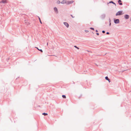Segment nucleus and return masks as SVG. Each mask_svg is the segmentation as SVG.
<instances>
[{
	"instance_id": "obj_14",
	"label": "nucleus",
	"mask_w": 131,
	"mask_h": 131,
	"mask_svg": "<svg viewBox=\"0 0 131 131\" xmlns=\"http://www.w3.org/2000/svg\"><path fill=\"white\" fill-rule=\"evenodd\" d=\"M57 3L59 4L60 3V2L59 1H57Z\"/></svg>"
},
{
	"instance_id": "obj_2",
	"label": "nucleus",
	"mask_w": 131,
	"mask_h": 131,
	"mask_svg": "<svg viewBox=\"0 0 131 131\" xmlns=\"http://www.w3.org/2000/svg\"><path fill=\"white\" fill-rule=\"evenodd\" d=\"M74 2L73 1H67V4H70L73 3Z\"/></svg>"
},
{
	"instance_id": "obj_24",
	"label": "nucleus",
	"mask_w": 131,
	"mask_h": 131,
	"mask_svg": "<svg viewBox=\"0 0 131 131\" xmlns=\"http://www.w3.org/2000/svg\"><path fill=\"white\" fill-rule=\"evenodd\" d=\"M111 25V23H110V26Z\"/></svg>"
},
{
	"instance_id": "obj_13",
	"label": "nucleus",
	"mask_w": 131,
	"mask_h": 131,
	"mask_svg": "<svg viewBox=\"0 0 131 131\" xmlns=\"http://www.w3.org/2000/svg\"><path fill=\"white\" fill-rule=\"evenodd\" d=\"M62 97L63 98H66V97L65 95H62Z\"/></svg>"
},
{
	"instance_id": "obj_7",
	"label": "nucleus",
	"mask_w": 131,
	"mask_h": 131,
	"mask_svg": "<svg viewBox=\"0 0 131 131\" xmlns=\"http://www.w3.org/2000/svg\"><path fill=\"white\" fill-rule=\"evenodd\" d=\"M64 24L65 26H67V27H69V25L66 22H64Z\"/></svg>"
},
{
	"instance_id": "obj_18",
	"label": "nucleus",
	"mask_w": 131,
	"mask_h": 131,
	"mask_svg": "<svg viewBox=\"0 0 131 131\" xmlns=\"http://www.w3.org/2000/svg\"><path fill=\"white\" fill-rule=\"evenodd\" d=\"M39 20H40V23H41V24H42V22L41 21V20H40V18H39Z\"/></svg>"
},
{
	"instance_id": "obj_5",
	"label": "nucleus",
	"mask_w": 131,
	"mask_h": 131,
	"mask_svg": "<svg viewBox=\"0 0 131 131\" xmlns=\"http://www.w3.org/2000/svg\"><path fill=\"white\" fill-rule=\"evenodd\" d=\"M61 3L63 4H67V1L66 0H63L61 2Z\"/></svg>"
},
{
	"instance_id": "obj_26",
	"label": "nucleus",
	"mask_w": 131,
	"mask_h": 131,
	"mask_svg": "<svg viewBox=\"0 0 131 131\" xmlns=\"http://www.w3.org/2000/svg\"><path fill=\"white\" fill-rule=\"evenodd\" d=\"M48 43H47V45H48Z\"/></svg>"
},
{
	"instance_id": "obj_15",
	"label": "nucleus",
	"mask_w": 131,
	"mask_h": 131,
	"mask_svg": "<svg viewBox=\"0 0 131 131\" xmlns=\"http://www.w3.org/2000/svg\"><path fill=\"white\" fill-rule=\"evenodd\" d=\"M110 3H112L113 4H115V5H116L115 4V3H114L113 2V1H111V2H110Z\"/></svg>"
},
{
	"instance_id": "obj_21",
	"label": "nucleus",
	"mask_w": 131,
	"mask_h": 131,
	"mask_svg": "<svg viewBox=\"0 0 131 131\" xmlns=\"http://www.w3.org/2000/svg\"><path fill=\"white\" fill-rule=\"evenodd\" d=\"M96 34L97 35H99V34L98 33H96Z\"/></svg>"
},
{
	"instance_id": "obj_12",
	"label": "nucleus",
	"mask_w": 131,
	"mask_h": 131,
	"mask_svg": "<svg viewBox=\"0 0 131 131\" xmlns=\"http://www.w3.org/2000/svg\"><path fill=\"white\" fill-rule=\"evenodd\" d=\"M42 115H48L47 113H43L42 114Z\"/></svg>"
},
{
	"instance_id": "obj_3",
	"label": "nucleus",
	"mask_w": 131,
	"mask_h": 131,
	"mask_svg": "<svg viewBox=\"0 0 131 131\" xmlns=\"http://www.w3.org/2000/svg\"><path fill=\"white\" fill-rule=\"evenodd\" d=\"M114 23L115 24L118 23H119V20L118 19H116L114 20Z\"/></svg>"
},
{
	"instance_id": "obj_19",
	"label": "nucleus",
	"mask_w": 131,
	"mask_h": 131,
	"mask_svg": "<svg viewBox=\"0 0 131 131\" xmlns=\"http://www.w3.org/2000/svg\"><path fill=\"white\" fill-rule=\"evenodd\" d=\"M102 32L103 33H104L105 32V31H103Z\"/></svg>"
},
{
	"instance_id": "obj_27",
	"label": "nucleus",
	"mask_w": 131,
	"mask_h": 131,
	"mask_svg": "<svg viewBox=\"0 0 131 131\" xmlns=\"http://www.w3.org/2000/svg\"><path fill=\"white\" fill-rule=\"evenodd\" d=\"M130 20L131 21V17L130 18Z\"/></svg>"
},
{
	"instance_id": "obj_17",
	"label": "nucleus",
	"mask_w": 131,
	"mask_h": 131,
	"mask_svg": "<svg viewBox=\"0 0 131 131\" xmlns=\"http://www.w3.org/2000/svg\"><path fill=\"white\" fill-rule=\"evenodd\" d=\"M90 29H92V30H94V28H91Z\"/></svg>"
},
{
	"instance_id": "obj_8",
	"label": "nucleus",
	"mask_w": 131,
	"mask_h": 131,
	"mask_svg": "<svg viewBox=\"0 0 131 131\" xmlns=\"http://www.w3.org/2000/svg\"><path fill=\"white\" fill-rule=\"evenodd\" d=\"M121 0H118V3L120 5H122V3H121Z\"/></svg>"
},
{
	"instance_id": "obj_9",
	"label": "nucleus",
	"mask_w": 131,
	"mask_h": 131,
	"mask_svg": "<svg viewBox=\"0 0 131 131\" xmlns=\"http://www.w3.org/2000/svg\"><path fill=\"white\" fill-rule=\"evenodd\" d=\"M105 79L106 80H107L109 82L110 81V80L108 79V77H105Z\"/></svg>"
},
{
	"instance_id": "obj_23",
	"label": "nucleus",
	"mask_w": 131,
	"mask_h": 131,
	"mask_svg": "<svg viewBox=\"0 0 131 131\" xmlns=\"http://www.w3.org/2000/svg\"><path fill=\"white\" fill-rule=\"evenodd\" d=\"M96 32H98V31H97V30H96Z\"/></svg>"
},
{
	"instance_id": "obj_25",
	"label": "nucleus",
	"mask_w": 131,
	"mask_h": 131,
	"mask_svg": "<svg viewBox=\"0 0 131 131\" xmlns=\"http://www.w3.org/2000/svg\"><path fill=\"white\" fill-rule=\"evenodd\" d=\"M88 31L87 30V31H86V32H88Z\"/></svg>"
},
{
	"instance_id": "obj_16",
	"label": "nucleus",
	"mask_w": 131,
	"mask_h": 131,
	"mask_svg": "<svg viewBox=\"0 0 131 131\" xmlns=\"http://www.w3.org/2000/svg\"><path fill=\"white\" fill-rule=\"evenodd\" d=\"M74 47L75 48H77L78 49H79V48H78V47H77L76 46H74Z\"/></svg>"
},
{
	"instance_id": "obj_22",
	"label": "nucleus",
	"mask_w": 131,
	"mask_h": 131,
	"mask_svg": "<svg viewBox=\"0 0 131 131\" xmlns=\"http://www.w3.org/2000/svg\"><path fill=\"white\" fill-rule=\"evenodd\" d=\"M71 17H72V18H73V17H73V16H72V15H71Z\"/></svg>"
},
{
	"instance_id": "obj_4",
	"label": "nucleus",
	"mask_w": 131,
	"mask_h": 131,
	"mask_svg": "<svg viewBox=\"0 0 131 131\" xmlns=\"http://www.w3.org/2000/svg\"><path fill=\"white\" fill-rule=\"evenodd\" d=\"M0 3H7V0H2Z\"/></svg>"
},
{
	"instance_id": "obj_6",
	"label": "nucleus",
	"mask_w": 131,
	"mask_h": 131,
	"mask_svg": "<svg viewBox=\"0 0 131 131\" xmlns=\"http://www.w3.org/2000/svg\"><path fill=\"white\" fill-rule=\"evenodd\" d=\"M125 18L126 19H128L129 17V16L128 15H125L124 16Z\"/></svg>"
},
{
	"instance_id": "obj_20",
	"label": "nucleus",
	"mask_w": 131,
	"mask_h": 131,
	"mask_svg": "<svg viewBox=\"0 0 131 131\" xmlns=\"http://www.w3.org/2000/svg\"><path fill=\"white\" fill-rule=\"evenodd\" d=\"M106 34H109V33L108 32H107L106 33Z\"/></svg>"
},
{
	"instance_id": "obj_11",
	"label": "nucleus",
	"mask_w": 131,
	"mask_h": 131,
	"mask_svg": "<svg viewBox=\"0 0 131 131\" xmlns=\"http://www.w3.org/2000/svg\"><path fill=\"white\" fill-rule=\"evenodd\" d=\"M54 10L55 12H57L58 10H57V8H56V7H54Z\"/></svg>"
},
{
	"instance_id": "obj_10",
	"label": "nucleus",
	"mask_w": 131,
	"mask_h": 131,
	"mask_svg": "<svg viewBox=\"0 0 131 131\" xmlns=\"http://www.w3.org/2000/svg\"><path fill=\"white\" fill-rule=\"evenodd\" d=\"M38 50L40 51L41 52H43L42 50L41 49H38V48L37 47H35Z\"/></svg>"
},
{
	"instance_id": "obj_1",
	"label": "nucleus",
	"mask_w": 131,
	"mask_h": 131,
	"mask_svg": "<svg viewBox=\"0 0 131 131\" xmlns=\"http://www.w3.org/2000/svg\"><path fill=\"white\" fill-rule=\"evenodd\" d=\"M122 11H119L116 14V16L120 15H122Z\"/></svg>"
}]
</instances>
